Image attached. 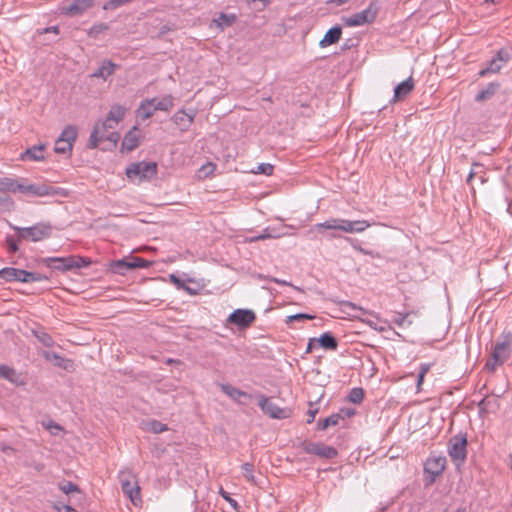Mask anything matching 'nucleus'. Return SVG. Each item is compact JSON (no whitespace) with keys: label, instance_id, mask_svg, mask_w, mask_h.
<instances>
[{"label":"nucleus","instance_id":"obj_49","mask_svg":"<svg viewBox=\"0 0 512 512\" xmlns=\"http://www.w3.org/2000/svg\"><path fill=\"white\" fill-rule=\"evenodd\" d=\"M370 227V223L366 220L353 221V233H361Z\"/></svg>","mask_w":512,"mask_h":512},{"label":"nucleus","instance_id":"obj_12","mask_svg":"<svg viewBox=\"0 0 512 512\" xmlns=\"http://www.w3.org/2000/svg\"><path fill=\"white\" fill-rule=\"evenodd\" d=\"M256 320L254 311L250 309H236L227 318V322L240 329L248 328Z\"/></svg>","mask_w":512,"mask_h":512},{"label":"nucleus","instance_id":"obj_20","mask_svg":"<svg viewBox=\"0 0 512 512\" xmlns=\"http://www.w3.org/2000/svg\"><path fill=\"white\" fill-rule=\"evenodd\" d=\"M237 21L236 14H227L221 12L217 18H214L211 23L210 27H215L219 29L220 31H223L224 29L231 27L235 22Z\"/></svg>","mask_w":512,"mask_h":512},{"label":"nucleus","instance_id":"obj_38","mask_svg":"<svg viewBox=\"0 0 512 512\" xmlns=\"http://www.w3.org/2000/svg\"><path fill=\"white\" fill-rule=\"evenodd\" d=\"M32 333L45 347H52L55 344L51 335L43 330H33Z\"/></svg>","mask_w":512,"mask_h":512},{"label":"nucleus","instance_id":"obj_41","mask_svg":"<svg viewBox=\"0 0 512 512\" xmlns=\"http://www.w3.org/2000/svg\"><path fill=\"white\" fill-rule=\"evenodd\" d=\"M241 468L243 470V476L245 477L246 481L256 485L257 481L254 476V465L252 463H244L242 464Z\"/></svg>","mask_w":512,"mask_h":512},{"label":"nucleus","instance_id":"obj_28","mask_svg":"<svg viewBox=\"0 0 512 512\" xmlns=\"http://www.w3.org/2000/svg\"><path fill=\"white\" fill-rule=\"evenodd\" d=\"M172 119L174 123L180 128V130L186 131L193 123L194 116L181 110L176 112Z\"/></svg>","mask_w":512,"mask_h":512},{"label":"nucleus","instance_id":"obj_51","mask_svg":"<svg viewBox=\"0 0 512 512\" xmlns=\"http://www.w3.org/2000/svg\"><path fill=\"white\" fill-rule=\"evenodd\" d=\"M314 405L315 404L312 402L309 403V409L307 411V415H308L307 423L308 424H311L314 421L315 416L318 413V408L314 407Z\"/></svg>","mask_w":512,"mask_h":512},{"label":"nucleus","instance_id":"obj_53","mask_svg":"<svg viewBox=\"0 0 512 512\" xmlns=\"http://www.w3.org/2000/svg\"><path fill=\"white\" fill-rule=\"evenodd\" d=\"M278 237H280V234H273L271 232L270 228H266L263 231V233L258 235V238H262L263 240L270 239V238H278Z\"/></svg>","mask_w":512,"mask_h":512},{"label":"nucleus","instance_id":"obj_10","mask_svg":"<svg viewBox=\"0 0 512 512\" xmlns=\"http://www.w3.org/2000/svg\"><path fill=\"white\" fill-rule=\"evenodd\" d=\"M258 406L261 408L263 413L273 419H285L290 416V410L286 408H280L271 401L270 398L263 394L257 396Z\"/></svg>","mask_w":512,"mask_h":512},{"label":"nucleus","instance_id":"obj_17","mask_svg":"<svg viewBox=\"0 0 512 512\" xmlns=\"http://www.w3.org/2000/svg\"><path fill=\"white\" fill-rule=\"evenodd\" d=\"M414 80L412 76L407 78L405 81L399 83L394 88V95L392 102L396 103L405 99L414 90Z\"/></svg>","mask_w":512,"mask_h":512},{"label":"nucleus","instance_id":"obj_22","mask_svg":"<svg viewBox=\"0 0 512 512\" xmlns=\"http://www.w3.org/2000/svg\"><path fill=\"white\" fill-rule=\"evenodd\" d=\"M342 35V28L339 25L333 26L330 28L324 35V37L320 40L319 46L321 48H325L332 44H336Z\"/></svg>","mask_w":512,"mask_h":512},{"label":"nucleus","instance_id":"obj_46","mask_svg":"<svg viewBox=\"0 0 512 512\" xmlns=\"http://www.w3.org/2000/svg\"><path fill=\"white\" fill-rule=\"evenodd\" d=\"M58 486H59V489L67 495L70 493H73V492H77V493L80 492L79 487L71 481H64L62 483H59Z\"/></svg>","mask_w":512,"mask_h":512},{"label":"nucleus","instance_id":"obj_63","mask_svg":"<svg viewBox=\"0 0 512 512\" xmlns=\"http://www.w3.org/2000/svg\"><path fill=\"white\" fill-rule=\"evenodd\" d=\"M60 512H76L71 506L69 505H63L61 508H59Z\"/></svg>","mask_w":512,"mask_h":512},{"label":"nucleus","instance_id":"obj_16","mask_svg":"<svg viewBox=\"0 0 512 512\" xmlns=\"http://www.w3.org/2000/svg\"><path fill=\"white\" fill-rule=\"evenodd\" d=\"M511 335L504 336L503 341L497 342L493 348L492 357L495 363H504L510 356Z\"/></svg>","mask_w":512,"mask_h":512},{"label":"nucleus","instance_id":"obj_59","mask_svg":"<svg viewBox=\"0 0 512 512\" xmlns=\"http://www.w3.org/2000/svg\"><path fill=\"white\" fill-rule=\"evenodd\" d=\"M43 33H55V34H58L59 33V27L58 26H51V27H47L43 30Z\"/></svg>","mask_w":512,"mask_h":512},{"label":"nucleus","instance_id":"obj_32","mask_svg":"<svg viewBox=\"0 0 512 512\" xmlns=\"http://www.w3.org/2000/svg\"><path fill=\"white\" fill-rule=\"evenodd\" d=\"M63 262L67 263L64 264V267L72 269L88 267L91 264V260L89 258L81 256H69L68 259Z\"/></svg>","mask_w":512,"mask_h":512},{"label":"nucleus","instance_id":"obj_26","mask_svg":"<svg viewBox=\"0 0 512 512\" xmlns=\"http://www.w3.org/2000/svg\"><path fill=\"white\" fill-rule=\"evenodd\" d=\"M138 128L137 126H133L125 135L122 141V149L127 151H132L136 149L139 145V137L136 134Z\"/></svg>","mask_w":512,"mask_h":512},{"label":"nucleus","instance_id":"obj_37","mask_svg":"<svg viewBox=\"0 0 512 512\" xmlns=\"http://www.w3.org/2000/svg\"><path fill=\"white\" fill-rule=\"evenodd\" d=\"M21 183H18L17 180L12 178H0V190L2 191H11L17 192L18 187H20Z\"/></svg>","mask_w":512,"mask_h":512},{"label":"nucleus","instance_id":"obj_35","mask_svg":"<svg viewBox=\"0 0 512 512\" xmlns=\"http://www.w3.org/2000/svg\"><path fill=\"white\" fill-rule=\"evenodd\" d=\"M341 419H342V416L340 414H332L323 420H319L317 422V428L319 430H325L330 426H336L339 424V421Z\"/></svg>","mask_w":512,"mask_h":512},{"label":"nucleus","instance_id":"obj_58","mask_svg":"<svg viewBox=\"0 0 512 512\" xmlns=\"http://www.w3.org/2000/svg\"><path fill=\"white\" fill-rule=\"evenodd\" d=\"M502 363H495V360H493V357L487 361L486 368L493 371L497 365H501Z\"/></svg>","mask_w":512,"mask_h":512},{"label":"nucleus","instance_id":"obj_24","mask_svg":"<svg viewBox=\"0 0 512 512\" xmlns=\"http://www.w3.org/2000/svg\"><path fill=\"white\" fill-rule=\"evenodd\" d=\"M155 102L156 98L143 100L137 109V117L141 118L142 120L149 119L156 111L154 106Z\"/></svg>","mask_w":512,"mask_h":512},{"label":"nucleus","instance_id":"obj_34","mask_svg":"<svg viewBox=\"0 0 512 512\" xmlns=\"http://www.w3.org/2000/svg\"><path fill=\"white\" fill-rule=\"evenodd\" d=\"M143 424H144V429H146L147 431L153 432L155 434H159V433H162V432L168 430V427L166 424H164L158 420H154V419L146 421Z\"/></svg>","mask_w":512,"mask_h":512},{"label":"nucleus","instance_id":"obj_1","mask_svg":"<svg viewBox=\"0 0 512 512\" xmlns=\"http://www.w3.org/2000/svg\"><path fill=\"white\" fill-rule=\"evenodd\" d=\"M115 125H111L105 119L98 120L91 131L87 147L95 149L101 141H108L111 148L116 147L120 134L114 131Z\"/></svg>","mask_w":512,"mask_h":512},{"label":"nucleus","instance_id":"obj_45","mask_svg":"<svg viewBox=\"0 0 512 512\" xmlns=\"http://www.w3.org/2000/svg\"><path fill=\"white\" fill-rule=\"evenodd\" d=\"M22 239H19V236L17 237L12 235H7L5 239L6 247L9 253H16L19 250L18 243Z\"/></svg>","mask_w":512,"mask_h":512},{"label":"nucleus","instance_id":"obj_15","mask_svg":"<svg viewBox=\"0 0 512 512\" xmlns=\"http://www.w3.org/2000/svg\"><path fill=\"white\" fill-rule=\"evenodd\" d=\"M446 466V457L440 455H431L425 462L424 471L431 475L430 482H434L437 476H440Z\"/></svg>","mask_w":512,"mask_h":512},{"label":"nucleus","instance_id":"obj_50","mask_svg":"<svg viewBox=\"0 0 512 512\" xmlns=\"http://www.w3.org/2000/svg\"><path fill=\"white\" fill-rule=\"evenodd\" d=\"M274 170V166L269 163H261L257 166V170L255 173L264 174V175H272Z\"/></svg>","mask_w":512,"mask_h":512},{"label":"nucleus","instance_id":"obj_8","mask_svg":"<svg viewBox=\"0 0 512 512\" xmlns=\"http://www.w3.org/2000/svg\"><path fill=\"white\" fill-rule=\"evenodd\" d=\"M77 138V128L74 125H67L57 138L54 146L55 153H70Z\"/></svg>","mask_w":512,"mask_h":512},{"label":"nucleus","instance_id":"obj_56","mask_svg":"<svg viewBox=\"0 0 512 512\" xmlns=\"http://www.w3.org/2000/svg\"><path fill=\"white\" fill-rule=\"evenodd\" d=\"M215 168V165L212 163H208L206 165H203L200 169V171L204 172L205 175L212 173Z\"/></svg>","mask_w":512,"mask_h":512},{"label":"nucleus","instance_id":"obj_36","mask_svg":"<svg viewBox=\"0 0 512 512\" xmlns=\"http://www.w3.org/2000/svg\"><path fill=\"white\" fill-rule=\"evenodd\" d=\"M154 106L156 111H169L174 106V99L171 95H166L162 97L160 100L156 99Z\"/></svg>","mask_w":512,"mask_h":512},{"label":"nucleus","instance_id":"obj_62","mask_svg":"<svg viewBox=\"0 0 512 512\" xmlns=\"http://www.w3.org/2000/svg\"><path fill=\"white\" fill-rule=\"evenodd\" d=\"M353 46H354V44L352 43V40H346V41L343 43V45H342L341 49H342V50H348V49H350V48H351V47H353Z\"/></svg>","mask_w":512,"mask_h":512},{"label":"nucleus","instance_id":"obj_57","mask_svg":"<svg viewBox=\"0 0 512 512\" xmlns=\"http://www.w3.org/2000/svg\"><path fill=\"white\" fill-rule=\"evenodd\" d=\"M316 344H317L316 338H310L307 348H306V353H311Z\"/></svg>","mask_w":512,"mask_h":512},{"label":"nucleus","instance_id":"obj_19","mask_svg":"<svg viewBox=\"0 0 512 512\" xmlns=\"http://www.w3.org/2000/svg\"><path fill=\"white\" fill-rule=\"evenodd\" d=\"M46 144L34 145L27 148L20 154V160L22 161H43L45 159L44 151Z\"/></svg>","mask_w":512,"mask_h":512},{"label":"nucleus","instance_id":"obj_2","mask_svg":"<svg viewBox=\"0 0 512 512\" xmlns=\"http://www.w3.org/2000/svg\"><path fill=\"white\" fill-rule=\"evenodd\" d=\"M9 226L18 234L19 239L30 240L32 242L48 239L53 233L52 225L47 222H39L30 227H19L11 223Z\"/></svg>","mask_w":512,"mask_h":512},{"label":"nucleus","instance_id":"obj_33","mask_svg":"<svg viewBox=\"0 0 512 512\" xmlns=\"http://www.w3.org/2000/svg\"><path fill=\"white\" fill-rule=\"evenodd\" d=\"M68 259V257H48L43 260V262L46 264L47 267L59 270V271H69L72 270V268H66L64 267V264H67L66 262H62L64 260Z\"/></svg>","mask_w":512,"mask_h":512},{"label":"nucleus","instance_id":"obj_43","mask_svg":"<svg viewBox=\"0 0 512 512\" xmlns=\"http://www.w3.org/2000/svg\"><path fill=\"white\" fill-rule=\"evenodd\" d=\"M415 317L416 316V313L415 312H408V313H400V312H397L395 313L394 317H393V322L400 328H405V325H406V320L409 318V317Z\"/></svg>","mask_w":512,"mask_h":512},{"label":"nucleus","instance_id":"obj_13","mask_svg":"<svg viewBox=\"0 0 512 512\" xmlns=\"http://www.w3.org/2000/svg\"><path fill=\"white\" fill-rule=\"evenodd\" d=\"M58 188L44 184H21L18 192L36 197L54 196L58 194Z\"/></svg>","mask_w":512,"mask_h":512},{"label":"nucleus","instance_id":"obj_29","mask_svg":"<svg viewBox=\"0 0 512 512\" xmlns=\"http://www.w3.org/2000/svg\"><path fill=\"white\" fill-rule=\"evenodd\" d=\"M500 88V84L498 82L489 83L484 89L480 90L475 96L476 102H484L486 100L491 99L498 89Z\"/></svg>","mask_w":512,"mask_h":512},{"label":"nucleus","instance_id":"obj_40","mask_svg":"<svg viewBox=\"0 0 512 512\" xmlns=\"http://www.w3.org/2000/svg\"><path fill=\"white\" fill-rule=\"evenodd\" d=\"M109 29V25L106 23H97L94 24L87 32L88 36L93 39H97L100 34L107 31Z\"/></svg>","mask_w":512,"mask_h":512},{"label":"nucleus","instance_id":"obj_44","mask_svg":"<svg viewBox=\"0 0 512 512\" xmlns=\"http://www.w3.org/2000/svg\"><path fill=\"white\" fill-rule=\"evenodd\" d=\"M348 399L354 404H360L364 399V390L360 387L351 389L348 395Z\"/></svg>","mask_w":512,"mask_h":512},{"label":"nucleus","instance_id":"obj_47","mask_svg":"<svg viewBox=\"0 0 512 512\" xmlns=\"http://www.w3.org/2000/svg\"><path fill=\"white\" fill-rule=\"evenodd\" d=\"M23 282L24 283H30V282H39V281H42L44 279H46L45 276H43L42 274L40 273H35V272H29V271H26L24 272L23 274Z\"/></svg>","mask_w":512,"mask_h":512},{"label":"nucleus","instance_id":"obj_3","mask_svg":"<svg viewBox=\"0 0 512 512\" xmlns=\"http://www.w3.org/2000/svg\"><path fill=\"white\" fill-rule=\"evenodd\" d=\"M467 443L465 434H457L449 440L448 453L457 467H460L466 460Z\"/></svg>","mask_w":512,"mask_h":512},{"label":"nucleus","instance_id":"obj_55","mask_svg":"<svg viewBox=\"0 0 512 512\" xmlns=\"http://www.w3.org/2000/svg\"><path fill=\"white\" fill-rule=\"evenodd\" d=\"M495 59H498V62H507L509 59V52L507 50H499Z\"/></svg>","mask_w":512,"mask_h":512},{"label":"nucleus","instance_id":"obj_7","mask_svg":"<svg viewBox=\"0 0 512 512\" xmlns=\"http://www.w3.org/2000/svg\"><path fill=\"white\" fill-rule=\"evenodd\" d=\"M307 454H313L322 459H333L338 456V451L332 446L322 442H312L304 440L299 445Z\"/></svg>","mask_w":512,"mask_h":512},{"label":"nucleus","instance_id":"obj_48","mask_svg":"<svg viewBox=\"0 0 512 512\" xmlns=\"http://www.w3.org/2000/svg\"><path fill=\"white\" fill-rule=\"evenodd\" d=\"M314 316L306 313H297L294 315L287 316L285 323L290 324L295 321H301V320H311Z\"/></svg>","mask_w":512,"mask_h":512},{"label":"nucleus","instance_id":"obj_61","mask_svg":"<svg viewBox=\"0 0 512 512\" xmlns=\"http://www.w3.org/2000/svg\"><path fill=\"white\" fill-rule=\"evenodd\" d=\"M1 451H2L3 453L8 454V453H10V452H13V451H14V449H13L11 446H9V445L1 444Z\"/></svg>","mask_w":512,"mask_h":512},{"label":"nucleus","instance_id":"obj_64","mask_svg":"<svg viewBox=\"0 0 512 512\" xmlns=\"http://www.w3.org/2000/svg\"><path fill=\"white\" fill-rule=\"evenodd\" d=\"M170 279L173 283H175L178 287L180 286H183L182 282L179 280L178 277H176L175 275H170Z\"/></svg>","mask_w":512,"mask_h":512},{"label":"nucleus","instance_id":"obj_31","mask_svg":"<svg viewBox=\"0 0 512 512\" xmlns=\"http://www.w3.org/2000/svg\"><path fill=\"white\" fill-rule=\"evenodd\" d=\"M316 341L320 347L326 350H336L338 347L337 339L330 332L323 333Z\"/></svg>","mask_w":512,"mask_h":512},{"label":"nucleus","instance_id":"obj_18","mask_svg":"<svg viewBox=\"0 0 512 512\" xmlns=\"http://www.w3.org/2000/svg\"><path fill=\"white\" fill-rule=\"evenodd\" d=\"M0 378L9 381L16 386L26 385V381L21 373H18L14 368L7 365H0Z\"/></svg>","mask_w":512,"mask_h":512},{"label":"nucleus","instance_id":"obj_54","mask_svg":"<svg viewBox=\"0 0 512 512\" xmlns=\"http://www.w3.org/2000/svg\"><path fill=\"white\" fill-rule=\"evenodd\" d=\"M267 279H268L269 281L274 282V283H277V284H279V285L291 286V287H293V288H294V289H296V290H300V288H298V287H296V286L292 285V283L287 282L286 280L278 279V278H276V277H268Z\"/></svg>","mask_w":512,"mask_h":512},{"label":"nucleus","instance_id":"obj_9","mask_svg":"<svg viewBox=\"0 0 512 512\" xmlns=\"http://www.w3.org/2000/svg\"><path fill=\"white\" fill-rule=\"evenodd\" d=\"M377 13L378 8L376 5L371 3L366 9L349 17L343 18V21L345 25L349 27L361 26L364 24L372 23L376 19Z\"/></svg>","mask_w":512,"mask_h":512},{"label":"nucleus","instance_id":"obj_27","mask_svg":"<svg viewBox=\"0 0 512 512\" xmlns=\"http://www.w3.org/2000/svg\"><path fill=\"white\" fill-rule=\"evenodd\" d=\"M221 391L229 396L234 401H237L238 403H243L241 398H251V396L246 393L245 391H242L230 384H221L220 385Z\"/></svg>","mask_w":512,"mask_h":512},{"label":"nucleus","instance_id":"obj_11","mask_svg":"<svg viewBox=\"0 0 512 512\" xmlns=\"http://www.w3.org/2000/svg\"><path fill=\"white\" fill-rule=\"evenodd\" d=\"M95 4L94 0H69L60 7V12L69 17L80 16Z\"/></svg>","mask_w":512,"mask_h":512},{"label":"nucleus","instance_id":"obj_42","mask_svg":"<svg viewBox=\"0 0 512 512\" xmlns=\"http://www.w3.org/2000/svg\"><path fill=\"white\" fill-rule=\"evenodd\" d=\"M431 366H432V364H430V363H422L420 365L419 373H418V377H417V383H416L417 392H419L421 390V386L424 382L425 375L429 372Z\"/></svg>","mask_w":512,"mask_h":512},{"label":"nucleus","instance_id":"obj_30","mask_svg":"<svg viewBox=\"0 0 512 512\" xmlns=\"http://www.w3.org/2000/svg\"><path fill=\"white\" fill-rule=\"evenodd\" d=\"M25 270L13 267H5L0 270L1 278L7 282L20 281L23 282V274Z\"/></svg>","mask_w":512,"mask_h":512},{"label":"nucleus","instance_id":"obj_25","mask_svg":"<svg viewBox=\"0 0 512 512\" xmlns=\"http://www.w3.org/2000/svg\"><path fill=\"white\" fill-rule=\"evenodd\" d=\"M126 108L122 105L115 104L109 110L105 120L115 127L124 119Z\"/></svg>","mask_w":512,"mask_h":512},{"label":"nucleus","instance_id":"obj_52","mask_svg":"<svg viewBox=\"0 0 512 512\" xmlns=\"http://www.w3.org/2000/svg\"><path fill=\"white\" fill-rule=\"evenodd\" d=\"M220 494L233 508L236 509L238 507L237 501L231 498L229 493L223 490V488L220 489Z\"/></svg>","mask_w":512,"mask_h":512},{"label":"nucleus","instance_id":"obj_14","mask_svg":"<svg viewBox=\"0 0 512 512\" xmlns=\"http://www.w3.org/2000/svg\"><path fill=\"white\" fill-rule=\"evenodd\" d=\"M313 229L318 232L324 230H340L346 233H353V221L341 218H331L322 223L314 225Z\"/></svg>","mask_w":512,"mask_h":512},{"label":"nucleus","instance_id":"obj_5","mask_svg":"<svg viewBox=\"0 0 512 512\" xmlns=\"http://www.w3.org/2000/svg\"><path fill=\"white\" fill-rule=\"evenodd\" d=\"M135 479V475L130 471H122L119 474L123 493L128 496L134 505H138L141 502L140 487Z\"/></svg>","mask_w":512,"mask_h":512},{"label":"nucleus","instance_id":"obj_6","mask_svg":"<svg viewBox=\"0 0 512 512\" xmlns=\"http://www.w3.org/2000/svg\"><path fill=\"white\" fill-rule=\"evenodd\" d=\"M151 263L140 257L122 258L110 263L111 272L119 275H125L128 271L137 268H148Z\"/></svg>","mask_w":512,"mask_h":512},{"label":"nucleus","instance_id":"obj_60","mask_svg":"<svg viewBox=\"0 0 512 512\" xmlns=\"http://www.w3.org/2000/svg\"><path fill=\"white\" fill-rule=\"evenodd\" d=\"M252 3H260L261 6L258 7V10L264 9L267 4L269 3V0H251Z\"/></svg>","mask_w":512,"mask_h":512},{"label":"nucleus","instance_id":"obj_21","mask_svg":"<svg viewBox=\"0 0 512 512\" xmlns=\"http://www.w3.org/2000/svg\"><path fill=\"white\" fill-rule=\"evenodd\" d=\"M118 65L111 60L102 61L101 65L91 74L92 78H101L107 80L109 76L114 74Z\"/></svg>","mask_w":512,"mask_h":512},{"label":"nucleus","instance_id":"obj_23","mask_svg":"<svg viewBox=\"0 0 512 512\" xmlns=\"http://www.w3.org/2000/svg\"><path fill=\"white\" fill-rule=\"evenodd\" d=\"M43 357L50 361V362H53V364L59 368H62V369H65V370H70L72 367H73V361L70 360V359H66L62 356H60L59 354H57L56 352H53V351H45L43 353Z\"/></svg>","mask_w":512,"mask_h":512},{"label":"nucleus","instance_id":"obj_4","mask_svg":"<svg viewBox=\"0 0 512 512\" xmlns=\"http://www.w3.org/2000/svg\"><path fill=\"white\" fill-rule=\"evenodd\" d=\"M157 173V164L155 162H138L131 164L126 169V175L129 179H138L139 182L153 178Z\"/></svg>","mask_w":512,"mask_h":512},{"label":"nucleus","instance_id":"obj_39","mask_svg":"<svg viewBox=\"0 0 512 512\" xmlns=\"http://www.w3.org/2000/svg\"><path fill=\"white\" fill-rule=\"evenodd\" d=\"M501 67H502V66H501V64L498 62V59L493 58V59L489 62L488 66H487L486 68L481 69V70L479 71L478 75H479L480 77H485V76H486V75H488V74H491V73H497V72H499V71H500Z\"/></svg>","mask_w":512,"mask_h":512}]
</instances>
